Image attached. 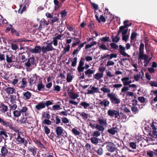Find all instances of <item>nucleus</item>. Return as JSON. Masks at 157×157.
I'll return each mask as SVG.
<instances>
[{
    "label": "nucleus",
    "instance_id": "f257e3e1",
    "mask_svg": "<svg viewBox=\"0 0 157 157\" xmlns=\"http://www.w3.org/2000/svg\"><path fill=\"white\" fill-rule=\"evenodd\" d=\"M107 96L113 104L118 105L120 103V99L113 92L109 93L107 94Z\"/></svg>",
    "mask_w": 157,
    "mask_h": 157
},
{
    "label": "nucleus",
    "instance_id": "f03ea898",
    "mask_svg": "<svg viewBox=\"0 0 157 157\" xmlns=\"http://www.w3.org/2000/svg\"><path fill=\"white\" fill-rule=\"evenodd\" d=\"M52 104H53L52 102L49 100L47 101L46 102L42 101L36 105L35 107L37 110H40L45 108L46 106L48 107Z\"/></svg>",
    "mask_w": 157,
    "mask_h": 157
},
{
    "label": "nucleus",
    "instance_id": "7ed1b4c3",
    "mask_svg": "<svg viewBox=\"0 0 157 157\" xmlns=\"http://www.w3.org/2000/svg\"><path fill=\"white\" fill-rule=\"evenodd\" d=\"M97 121L98 123V125L99 126V131L103 132L104 130V127L106 126L107 124L106 120L102 118H98Z\"/></svg>",
    "mask_w": 157,
    "mask_h": 157
},
{
    "label": "nucleus",
    "instance_id": "20e7f679",
    "mask_svg": "<svg viewBox=\"0 0 157 157\" xmlns=\"http://www.w3.org/2000/svg\"><path fill=\"white\" fill-rule=\"evenodd\" d=\"M130 44L128 43L126 44V48L127 50L129 49L130 48ZM119 52L120 54L121 55H123L124 56H127L128 58H129L130 57V55H128L125 52V48L124 47H123L121 45H120L119 46Z\"/></svg>",
    "mask_w": 157,
    "mask_h": 157
},
{
    "label": "nucleus",
    "instance_id": "39448f33",
    "mask_svg": "<svg viewBox=\"0 0 157 157\" xmlns=\"http://www.w3.org/2000/svg\"><path fill=\"white\" fill-rule=\"evenodd\" d=\"M37 151V149L32 144H30L27 147V152L31 155L35 156Z\"/></svg>",
    "mask_w": 157,
    "mask_h": 157
},
{
    "label": "nucleus",
    "instance_id": "423d86ee",
    "mask_svg": "<svg viewBox=\"0 0 157 157\" xmlns=\"http://www.w3.org/2000/svg\"><path fill=\"white\" fill-rule=\"evenodd\" d=\"M108 114L111 117H114L115 118L120 119V116L119 111L115 110H109L108 111Z\"/></svg>",
    "mask_w": 157,
    "mask_h": 157
},
{
    "label": "nucleus",
    "instance_id": "0eeeda50",
    "mask_svg": "<svg viewBox=\"0 0 157 157\" xmlns=\"http://www.w3.org/2000/svg\"><path fill=\"white\" fill-rule=\"evenodd\" d=\"M8 134L9 133L6 132L4 130H2L0 131V142L3 140H5L8 139Z\"/></svg>",
    "mask_w": 157,
    "mask_h": 157
},
{
    "label": "nucleus",
    "instance_id": "6e6552de",
    "mask_svg": "<svg viewBox=\"0 0 157 157\" xmlns=\"http://www.w3.org/2000/svg\"><path fill=\"white\" fill-rule=\"evenodd\" d=\"M107 149L109 152H113L116 150L115 145L112 142H109L106 146Z\"/></svg>",
    "mask_w": 157,
    "mask_h": 157
},
{
    "label": "nucleus",
    "instance_id": "1a4fd4ad",
    "mask_svg": "<svg viewBox=\"0 0 157 157\" xmlns=\"http://www.w3.org/2000/svg\"><path fill=\"white\" fill-rule=\"evenodd\" d=\"M113 127L107 130V132L110 134L112 135H114L116 133H117L119 131V129L118 128L117 126L115 124H113Z\"/></svg>",
    "mask_w": 157,
    "mask_h": 157
},
{
    "label": "nucleus",
    "instance_id": "9d476101",
    "mask_svg": "<svg viewBox=\"0 0 157 157\" xmlns=\"http://www.w3.org/2000/svg\"><path fill=\"white\" fill-rule=\"evenodd\" d=\"M2 90L5 91L6 94L8 95H11L14 93H16V90L14 87H6L5 88H3Z\"/></svg>",
    "mask_w": 157,
    "mask_h": 157
},
{
    "label": "nucleus",
    "instance_id": "9b49d317",
    "mask_svg": "<svg viewBox=\"0 0 157 157\" xmlns=\"http://www.w3.org/2000/svg\"><path fill=\"white\" fill-rule=\"evenodd\" d=\"M49 21H47L44 18H42L40 21L38 30L40 31L42 29V26L45 27V26H47L49 25Z\"/></svg>",
    "mask_w": 157,
    "mask_h": 157
},
{
    "label": "nucleus",
    "instance_id": "f8f14e48",
    "mask_svg": "<svg viewBox=\"0 0 157 157\" xmlns=\"http://www.w3.org/2000/svg\"><path fill=\"white\" fill-rule=\"evenodd\" d=\"M31 94L29 91H26L25 92H22V96L21 98L22 99L27 100L29 99L31 97Z\"/></svg>",
    "mask_w": 157,
    "mask_h": 157
},
{
    "label": "nucleus",
    "instance_id": "ddd939ff",
    "mask_svg": "<svg viewBox=\"0 0 157 157\" xmlns=\"http://www.w3.org/2000/svg\"><path fill=\"white\" fill-rule=\"evenodd\" d=\"M35 58L33 57L28 59L27 62L25 63V65L28 67H29L31 65H33L35 63Z\"/></svg>",
    "mask_w": 157,
    "mask_h": 157
},
{
    "label": "nucleus",
    "instance_id": "4468645a",
    "mask_svg": "<svg viewBox=\"0 0 157 157\" xmlns=\"http://www.w3.org/2000/svg\"><path fill=\"white\" fill-rule=\"evenodd\" d=\"M89 126H90L93 129L96 128L99 131V127H100L98 125V124H96L95 121L89 120Z\"/></svg>",
    "mask_w": 157,
    "mask_h": 157
},
{
    "label": "nucleus",
    "instance_id": "2eb2a0df",
    "mask_svg": "<svg viewBox=\"0 0 157 157\" xmlns=\"http://www.w3.org/2000/svg\"><path fill=\"white\" fill-rule=\"evenodd\" d=\"M13 130H14L16 132H17V136L16 139L17 141L18 142V143H23L24 142V138H22L20 134H19V130L16 129L15 128Z\"/></svg>",
    "mask_w": 157,
    "mask_h": 157
},
{
    "label": "nucleus",
    "instance_id": "dca6fc26",
    "mask_svg": "<svg viewBox=\"0 0 157 157\" xmlns=\"http://www.w3.org/2000/svg\"><path fill=\"white\" fill-rule=\"evenodd\" d=\"M41 52V47L40 46H36L33 49H29V52L32 53H40Z\"/></svg>",
    "mask_w": 157,
    "mask_h": 157
},
{
    "label": "nucleus",
    "instance_id": "f3484780",
    "mask_svg": "<svg viewBox=\"0 0 157 157\" xmlns=\"http://www.w3.org/2000/svg\"><path fill=\"white\" fill-rule=\"evenodd\" d=\"M99 92V90L98 87L93 86L91 88V90H88L87 94H94L95 93H98Z\"/></svg>",
    "mask_w": 157,
    "mask_h": 157
},
{
    "label": "nucleus",
    "instance_id": "a211bd4d",
    "mask_svg": "<svg viewBox=\"0 0 157 157\" xmlns=\"http://www.w3.org/2000/svg\"><path fill=\"white\" fill-rule=\"evenodd\" d=\"M99 101L100 102L99 103L98 105L101 106H104L105 107L109 106L110 102L107 99H104L102 101L99 100Z\"/></svg>",
    "mask_w": 157,
    "mask_h": 157
},
{
    "label": "nucleus",
    "instance_id": "6ab92c4d",
    "mask_svg": "<svg viewBox=\"0 0 157 157\" xmlns=\"http://www.w3.org/2000/svg\"><path fill=\"white\" fill-rule=\"evenodd\" d=\"M55 130L58 137H59L60 136H62L63 130L61 127H57L55 128Z\"/></svg>",
    "mask_w": 157,
    "mask_h": 157
},
{
    "label": "nucleus",
    "instance_id": "aec40b11",
    "mask_svg": "<svg viewBox=\"0 0 157 157\" xmlns=\"http://www.w3.org/2000/svg\"><path fill=\"white\" fill-rule=\"evenodd\" d=\"M37 89L39 91H45V86L42 81H40L37 86Z\"/></svg>",
    "mask_w": 157,
    "mask_h": 157
},
{
    "label": "nucleus",
    "instance_id": "412c9836",
    "mask_svg": "<svg viewBox=\"0 0 157 157\" xmlns=\"http://www.w3.org/2000/svg\"><path fill=\"white\" fill-rule=\"evenodd\" d=\"M91 142L95 145H97L99 141L101 140V139L98 138L97 137H92L90 138Z\"/></svg>",
    "mask_w": 157,
    "mask_h": 157
},
{
    "label": "nucleus",
    "instance_id": "4be33fe9",
    "mask_svg": "<svg viewBox=\"0 0 157 157\" xmlns=\"http://www.w3.org/2000/svg\"><path fill=\"white\" fill-rule=\"evenodd\" d=\"M6 61L8 63H10L13 62V60L15 56L12 55L10 54V55H6Z\"/></svg>",
    "mask_w": 157,
    "mask_h": 157
},
{
    "label": "nucleus",
    "instance_id": "5701e85b",
    "mask_svg": "<svg viewBox=\"0 0 157 157\" xmlns=\"http://www.w3.org/2000/svg\"><path fill=\"white\" fill-rule=\"evenodd\" d=\"M131 109L132 113L134 114L138 113L139 112V110L136 106H133L131 107Z\"/></svg>",
    "mask_w": 157,
    "mask_h": 157
},
{
    "label": "nucleus",
    "instance_id": "b1692460",
    "mask_svg": "<svg viewBox=\"0 0 157 157\" xmlns=\"http://www.w3.org/2000/svg\"><path fill=\"white\" fill-rule=\"evenodd\" d=\"M35 143L36 144L37 146L42 149H45L46 148L44 145L41 143L39 140H37L34 141Z\"/></svg>",
    "mask_w": 157,
    "mask_h": 157
},
{
    "label": "nucleus",
    "instance_id": "393cba45",
    "mask_svg": "<svg viewBox=\"0 0 157 157\" xmlns=\"http://www.w3.org/2000/svg\"><path fill=\"white\" fill-rule=\"evenodd\" d=\"M138 56L139 59L142 60L147 59L148 57V56L146 54H144V53L138 54Z\"/></svg>",
    "mask_w": 157,
    "mask_h": 157
},
{
    "label": "nucleus",
    "instance_id": "a878e982",
    "mask_svg": "<svg viewBox=\"0 0 157 157\" xmlns=\"http://www.w3.org/2000/svg\"><path fill=\"white\" fill-rule=\"evenodd\" d=\"M103 74L100 73H97L93 75L94 78L97 80H99L103 77Z\"/></svg>",
    "mask_w": 157,
    "mask_h": 157
},
{
    "label": "nucleus",
    "instance_id": "bb28decb",
    "mask_svg": "<svg viewBox=\"0 0 157 157\" xmlns=\"http://www.w3.org/2000/svg\"><path fill=\"white\" fill-rule=\"evenodd\" d=\"M8 107L0 102V110L2 112H6L7 111Z\"/></svg>",
    "mask_w": 157,
    "mask_h": 157
},
{
    "label": "nucleus",
    "instance_id": "cd10ccee",
    "mask_svg": "<svg viewBox=\"0 0 157 157\" xmlns=\"http://www.w3.org/2000/svg\"><path fill=\"white\" fill-rule=\"evenodd\" d=\"M52 41L50 43L47 44V45L46 46L48 52L49 51H52L53 50H55V49L52 46Z\"/></svg>",
    "mask_w": 157,
    "mask_h": 157
},
{
    "label": "nucleus",
    "instance_id": "c85d7f7f",
    "mask_svg": "<svg viewBox=\"0 0 157 157\" xmlns=\"http://www.w3.org/2000/svg\"><path fill=\"white\" fill-rule=\"evenodd\" d=\"M144 45L142 42L140 43V47H139V52L138 54H140L142 53H144Z\"/></svg>",
    "mask_w": 157,
    "mask_h": 157
},
{
    "label": "nucleus",
    "instance_id": "c756f323",
    "mask_svg": "<svg viewBox=\"0 0 157 157\" xmlns=\"http://www.w3.org/2000/svg\"><path fill=\"white\" fill-rule=\"evenodd\" d=\"M1 154L5 156L8 153V150L6 147L4 146H3L1 148Z\"/></svg>",
    "mask_w": 157,
    "mask_h": 157
},
{
    "label": "nucleus",
    "instance_id": "7c9ffc66",
    "mask_svg": "<svg viewBox=\"0 0 157 157\" xmlns=\"http://www.w3.org/2000/svg\"><path fill=\"white\" fill-rule=\"evenodd\" d=\"M94 71L91 70L90 69H88L85 71V73L86 75H87L88 77H90V75L94 74Z\"/></svg>",
    "mask_w": 157,
    "mask_h": 157
},
{
    "label": "nucleus",
    "instance_id": "2f4dec72",
    "mask_svg": "<svg viewBox=\"0 0 157 157\" xmlns=\"http://www.w3.org/2000/svg\"><path fill=\"white\" fill-rule=\"evenodd\" d=\"M37 78L36 77L33 76V77H31L29 79V84L31 86L35 83L36 81V80Z\"/></svg>",
    "mask_w": 157,
    "mask_h": 157
},
{
    "label": "nucleus",
    "instance_id": "473e14b6",
    "mask_svg": "<svg viewBox=\"0 0 157 157\" xmlns=\"http://www.w3.org/2000/svg\"><path fill=\"white\" fill-rule=\"evenodd\" d=\"M150 94L152 95H154L155 97L154 98L153 101H157V90H152L151 91Z\"/></svg>",
    "mask_w": 157,
    "mask_h": 157
},
{
    "label": "nucleus",
    "instance_id": "72a5a7b5",
    "mask_svg": "<svg viewBox=\"0 0 157 157\" xmlns=\"http://www.w3.org/2000/svg\"><path fill=\"white\" fill-rule=\"evenodd\" d=\"M16 96L13 95H10V102L9 103H13L15 102L16 100Z\"/></svg>",
    "mask_w": 157,
    "mask_h": 157
},
{
    "label": "nucleus",
    "instance_id": "f704fd0d",
    "mask_svg": "<svg viewBox=\"0 0 157 157\" xmlns=\"http://www.w3.org/2000/svg\"><path fill=\"white\" fill-rule=\"evenodd\" d=\"M21 82L22 84L21 85V87L22 88H25L27 86V80L25 78H24L22 79Z\"/></svg>",
    "mask_w": 157,
    "mask_h": 157
},
{
    "label": "nucleus",
    "instance_id": "c9c22d12",
    "mask_svg": "<svg viewBox=\"0 0 157 157\" xmlns=\"http://www.w3.org/2000/svg\"><path fill=\"white\" fill-rule=\"evenodd\" d=\"M79 95L76 93H74L73 92L72 93H70V95L69 96L70 98L73 99H75L79 97Z\"/></svg>",
    "mask_w": 157,
    "mask_h": 157
},
{
    "label": "nucleus",
    "instance_id": "e433bc0d",
    "mask_svg": "<svg viewBox=\"0 0 157 157\" xmlns=\"http://www.w3.org/2000/svg\"><path fill=\"white\" fill-rule=\"evenodd\" d=\"M129 79V77H125L121 79L124 86L128 85V80Z\"/></svg>",
    "mask_w": 157,
    "mask_h": 157
},
{
    "label": "nucleus",
    "instance_id": "4c0bfd02",
    "mask_svg": "<svg viewBox=\"0 0 157 157\" xmlns=\"http://www.w3.org/2000/svg\"><path fill=\"white\" fill-rule=\"evenodd\" d=\"M97 43L96 41L91 42L90 44H87L85 46V48L86 49L88 48H90L93 46L96 45Z\"/></svg>",
    "mask_w": 157,
    "mask_h": 157
},
{
    "label": "nucleus",
    "instance_id": "58836bf2",
    "mask_svg": "<svg viewBox=\"0 0 157 157\" xmlns=\"http://www.w3.org/2000/svg\"><path fill=\"white\" fill-rule=\"evenodd\" d=\"M13 114L15 117H17L21 115V113L19 111L16 110L13 112Z\"/></svg>",
    "mask_w": 157,
    "mask_h": 157
},
{
    "label": "nucleus",
    "instance_id": "ea45409f",
    "mask_svg": "<svg viewBox=\"0 0 157 157\" xmlns=\"http://www.w3.org/2000/svg\"><path fill=\"white\" fill-rule=\"evenodd\" d=\"M73 77L70 73H68L67 75V81L70 82L71 81Z\"/></svg>",
    "mask_w": 157,
    "mask_h": 157
},
{
    "label": "nucleus",
    "instance_id": "a19ab883",
    "mask_svg": "<svg viewBox=\"0 0 157 157\" xmlns=\"http://www.w3.org/2000/svg\"><path fill=\"white\" fill-rule=\"evenodd\" d=\"M96 152L98 155H101L103 154V149L101 147H99L96 151Z\"/></svg>",
    "mask_w": 157,
    "mask_h": 157
},
{
    "label": "nucleus",
    "instance_id": "79ce46f5",
    "mask_svg": "<svg viewBox=\"0 0 157 157\" xmlns=\"http://www.w3.org/2000/svg\"><path fill=\"white\" fill-rule=\"evenodd\" d=\"M16 102H14L13 103H8L9 106L10 107L11 109H15L17 108V105L16 104Z\"/></svg>",
    "mask_w": 157,
    "mask_h": 157
},
{
    "label": "nucleus",
    "instance_id": "37998d69",
    "mask_svg": "<svg viewBox=\"0 0 157 157\" xmlns=\"http://www.w3.org/2000/svg\"><path fill=\"white\" fill-rule=\"evenodd\" d=\"M72 132L73 133L75 136L79 135L80 134V132L79 131H78L75 128H73L72 129Z\"/></svg>",
    "mask_w": 157,
    "mask_h": 157
},
{
    "label": "nucleus",
    "instance_id": "c03bdc74",
    "mask_svg": "<svg viewBox=\"0 0 157 157\" xmlns=\"http://www.w3.org/2000/svg\"><path fill=\"white\" fill-rule=\"evenodd\" d=\"M11 49L13 50H16L18 48V45L17 44H11Z\"/></svg>",
    "mask_w": 157,
    "mask_h": 157
},
{
    "label": "nucleus",
    "instance_id": "a18cd8bd",
    "mask_svg": "<svg viewBox=\"0 0 157 157\" xmlns=\"http://www.w3.org/2000/svg\"><path fill=\"white\" fill-rule=\"evenodd\" d=\"M100 132L101 131L98 130L94 131L93 134V136L97 137L101 135Z\"/></svg>",
    "mask_w": 157,
    "mask_h": 157
},
{
    "label": "nucleus",
    "instance_id": "49530a36",
    "mask_svg": "<svg viewBox=\"0 0 157 157\" xmlns=\"http://www.w3.org/2000/svg\"><path fill=\"white\" fill-rule=\"evenodd\" d=\"M80 105L83 106L85 109H87L88 107L90 106L89 104L86 103V102H82L80 103Z\"/></svg>",
    "mask_w": 157,
    "mask_h": 157
},
{
    "label": "nucleus",
    "instance_id": "de8ad7c7",
    "mask_svg": "<svg viewBox=\"0 0 157 157\" xmlns=\"http://www.w3.org/2000/svg\"><path fill=\"white\" fill-rule=\"evenodd\" d=\"M11 33L13 35H15L18 36L19 35V32L14 28L12 29Z\"/></svg>",
    "mask_w": 157,
    "mask_h": 157
},
{
    "label": "nucleus",
    "instance_id": "09e8293b",
    "mask_svg": "<svg viewBox=\"0 0 157 157\" xmlns=\"http://www.w3.org/2000/svg\"><path fill=\"white\" fill-rule=\"evenodd\" d=\"M137 35V33L136 32H133L131 33L130 39H131V43L132 42V40H134Z\"/></svg>",
    "mask_w": 157,
    "mask_h": 157
},
{
    "label": "nucleus",
    "instance_id": "8fccbe9b",
    "mask_svg": "<svg viewBox=\"0 0 157 157\" xmlns=\"http://www.w3.org/2000/svg\"><path fill=\"white\" fill-rule=\"evenodd\" d=\"M70 46L69 45H68L67 47H65L64 48L63 55H64L67 52L69 51H70Z\"/></svg>",
    "mask_w": 157,
    "mask_h": 157
},
{
    "label": "nucleus",
    "instance_id": "3c124183",
    "mask_svg": "<svg viewBox=\"0 0 157 157\" xmlns=\"http://www.w3.org/2000/svg\"><path fill=\"white\" fill-rule=\"evenodd\" d=\"M42 116L43 117L48 119H49L50 118V116L49 114L45 112L42 113Z\"/></svg>",
    "mask_w": 157,
    "mask_h": 157
},
{
    "label": "nucleus",
    "instance_id": "603ef678",
    "mask_svg": "<svg viewBox=\"0 0 157 157\" xmlns=\"http://www.w3.org/2000/svg\"><path fill=\"white\" fill-rule=\"evenodd\" d=\"M54 90H53L56 91L57 92L61 90V87L59 85H55L53 86Z\"/></svg>",
    "mask_w": 157,
    "mask_h": 157
},
{
    "label": "nucleus",
    "instance_id": "864d4df0",
    "mask_svg": "<svg viewBox=\"0 0 157 157\" xmlns=\"http://www.w3.org/2000/svg\"><path fill=\"white\" fill-rule=\"evenodd\" d=\"M101 90L105 93H109L110 92V89L105 87H103L101 89Z\"/></svg>",
    "mask_w": 157,
    "mask_h": 157
},
{
    "label": "nucleus",
    "instance_id": "5fc2aeb1",
    "mask_svg": "<svg viewBox=\"0 0 157 157\" xmlns=\"http://www.w3.org/2000/svg\"><path fill=\"white\" fill-rule=\"evenodd\" d=\"M149 84L151 86H154L157 87V82L151 81L149 82Z\"/></svg>",
    "mask_w": 157,
    "mask_h": 157
},
{
    "label": "nucleus",
    "instance_id": "6e6d98bb",
    "mask_svg": "<svg viewBox=\"0 0 157 157\" xmlns=\"http://www.w3.org/2000/svg\"><path fill=\"white\" fill-rule=\"evenodd\" d=\"M59 20V18L56 16L52 17L51 19V23L53 24L55 22L58 21Z\"/></svg>",
    "mask_w": 157,
    "mask_h": 157
},
{
    "label": "nucleus",
    "instance_id": "4d7b16f0",
    "mask_svg": "<svg viewBox=\"0 0 157 157\" xmlns=\"http://www.w3.org/2000/svg\"><path fill=\"white\" fill-rule=\"evenodd\" d=\"M67 12L65 10H63L60 12V14L61 15V17L62 18L65 17H66Z\"/></svg>",
    "mask_w": 157,
    "mask_h": 157
},
{
    "label": "nucleus",
    "instance_id": "13d9d810",
    "mask_svg": "<svg viewBox=\"0 0 157 157\" xmlns=\"http://www.w3.org/2000/svg\"><path fill=\"white\" fill-rule=\"evenodd\" d=\"M145 44V49H147V48H150V44H149L148 40H145L144 41Z\"/></svg>",
    "mask_w": 157,
    "mask_h": 157
},
{
    "label": "nucleus",
    "instance_id": "bf43d9fd",
    "mask_svg": "<svg viewBox=\"0 0 157 157\" xmlns=\"http://www.w3.org/2000/svg\"><path fill=\"white\" fill-rule=\"evenodd\" d=\"M52 109L54 110H59L61 109V106L59 105H54L52 106Z\"/></svg>",
    "mask_w": 157,
    "mask_h": 157
},
{
    "label": "nucleus",
    "instance_id": "052dcab7",
    "mask_svg": "<svg viewBox=\"0 0 157 157\" xmlns=\"http://www.w3.org/2000/svg\"><path fill=\"white\" fill-rule=\"evenodd\" d=\"M55 121V124H59L61 122V120L59 116H56V117L55 121Z\"/></svg>",
    "mask_w": 157,
    "mask_h": 157
},
{
    "label": "nucleus",
    "instance_id": "680f3d73",
    "mask_svg": "<svg viewBox=\"0 0 157 157\" xmlns=\"http://www.w3.org/2000/svg\"><path fill=\"white\" fill-rule=\"evenodd\" d=\"M44 131L46 134L48 135L50 132V129L47 126H45L44 127Z\"/></svg>",
    "mask_w": 157,
    "mask_h": 157
},
{
    "label": "nucleus",
    "instance_id": "e2e57ef3",
    "mask_svg": "<svg viewBox=\"0 0 157 157\" xmlns=\"http://www.w3.org/2000/svg\"><path fill=\"white\" fill-rule=\"evenodd\" d=\"M129 146L133 149H136V143L131 142L129 144Z\"/></svg>",
    "mask_w": 157,
    "mask_h": 157
},
{
    "label": "nucleus",
    "instance_id": "0e129e2a",
    "mask_svg": "<svg viewBox=\"0 0 157 157\" xmlns=\"http://www.w3.org/2000/svg\"><path fill=\"white\" fill-rule=\"evenodd\" d=\"M43 123L47 125H50L51 124V122L49 119H44L43 122Z\"/></svg>",
    "mask_w": 157,
    "mask_h": 157
},
{
    "label": "nucleus",
    "instance_id": "69168bd1",
    "mask_svg": "<svg viewBox=\"0 0 157 157\" xmlns=\"http://www.w3.org/2000/svg\"><path fill=\"white\" fill-rule=\"evenodd\" d=\"M109 37L107 36L101 38L100 39V40H101L102 42H106L109 41Z\"/></svg>",
    "mask_w": 157,
    "mask_h": 157
},
{
    "label": "nucleus",
    "instance_id": "338daca9",
    "mask_svg": "<svg viewBox=\"0 0 157 157\" xmlns=\"http://www.w3.org/2000/svg\"><path fill=\"white\" fill-rule=\"evenodd\" d=\"M110 45L112 48L115 49H117L118 47V46L117 44L114 43H111L110 44Z\"/></svg>",
    "mask_w": 157,
    "mask_h": 157
},
{
    "label": "nucleus",
    "instance_id": "774afa93",
    "mask_svg": "<svg viewBox=\"0 0 157 157\" xmlns=\"http://www.w3.org/2000/svg\"><path fill=\"white\" fill-rule=\"evenodd\" d=\"M28 110V108L27 107H23L22 109L19 110L20 112L21 113H25Z\"/></svg>",
    "mask_w": 157,
    "mask_h": 157
}]
</instances>
